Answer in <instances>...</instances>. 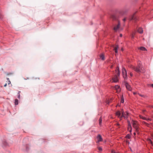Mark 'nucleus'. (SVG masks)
Wrapping results in <instances>:
<instances>
[{"mask_svg":"<svg viewBox=\"0 0 153 153\" xmlns=\"http://www.w3.org/2000/svg\"><path fill=\"white\" fill-rule=\"evenodd\" d=\"M133 93L134 95H135L137 94V93L136 92H133Z\"/></svg>","mask_w":153,"mask_h":153,"instance_id":"nucleus-31","label":"nucleus"},{"mask_svg":"<svg viewBox=\"0 0 153 153\" xmlns=\"http://www.w3.org/2000/svg\"><path fill=\"white\" fill-rule=\"evenodd\" d=\"M148 141L149 143H150L152 145H153L152 142L150 139H148Z\"/></svg>","mask_w":153,"mask_h":153,"instance_id":"nucleus-22","label":"nucleus"},{"mask_svg":"<svg viewBox=\"0 0 153 153\" xmlns=\"http://www.w3.org/2000/svg\"><path fill=\"white\" fill-rule=\"evenodd\" d=\"M118 24L117 25H115L114 26V30L115 31H117V30H118V29L120 27V23L119 21H118Z\"/></svg>","mask_w":153,"mask_h":153,"instance_id":"nucleus-3","label":"nucleus"},{"mask_svg":"<svg viewBox=\"0 0 153 153\" xmlns=\"http://www.w3.org/2000/svg\"><path fill=\"white\" fill-rule=\"evenodd\" d=\"M132 123L133 127L135 128L136 131H138V125L137 123V122L135 121H133Z\"/></svg>","mask_w":153,"mask_h":153,"instance_id":"nucleus-2","label":"nucleus"},{"mask_svg":"<svg viewBox=\"0 0 153 153\" xmlns=\"http://www.w3.org/2000/svg\"><path fill=\"white\" fill-rule=\"evenodd\" d=\"M7 86V84L6 83L4 85V87H6Z\"/></svg>","mask_w":153,"mask_h":153,"instance_id":"nucleus-34","label":"nucleus"},{"mask_svg":"<svg viewBox=\"0 0 153 153\" xmlns=\"http://www.w3.org/2000/svg\"><path fill=\"white\" fill-rule=\"evenodd\" d=\"M7 80H8L9 79L8 78H7Z\"/></svg>","mask_w":153,"mask_h":153,"instance_id":"nucleus-41","label":"nucleus"},{"mask_svg":"<svg viewBox=\"0 0 153 153\" xmlns=\"http://www.w3.org/2000/svg\"><path fill=\"white\" fill-rule=\"evenodd\" d=\"M138 32L142 34L143 33V30L142 28L140 27L138 30Z\"/></svg>","mask_w":153,"mask_h":153,"instance_id":"nucleus-10","label":"nucleus"},{"mask_svg":"<svg viewBox=\"0 0 153 153\" xmlns=\"http://www.w3.org/2000/svg\"><path fill=\"white\" fill-rule=\"evenodd\" d=\"M20 91H19L18 93V98H19V99H20Z\"/></svg>","mask_w":153,"mask_h":153,"instance_id":"nucleus-25","label":"nucleus"},{"mask_svg":"<svg viewBox=\"0 0 153 153\" xmlns=\"http://www.w3.org/2000/svg\"><path fill=\"white\" fill-rule=\"evenodd\" d=\"M126 88L129 91L131 90V87L130 85L128 83H126Z\"/></svg>","mask_w":153,"mask_h":153,"instance_id":"nucleus-7","label":"nucleus"},{"mask_svg":"<svg viewBox=\"0 0 153 153\" xmlns=\"http://www.w3.org/2000/svg\"><path fill=\"white\" fill-rule=\"evenodd\" d=\"M128 114V113L127 112H126L124 113H123V112L121 118L124 117L125 118H127V115Z\"/></svg>","mask_w":153,"mask_h":153,"instance_id":"nucleus-6","label":"nucleus"},{"mask_svg":"<svg viewBox=\"0 0 153 153\" xmlns=\"http://www.w3.org/2000/svg\"><path fill=\"white\" fill-rule=\"evenodd\" d=\"M130 75L131 76H132V74L131 73H130Z\"/></svg>","mask_w":153,"mask_h":153,"instance_id":"nucleus-36","label":"nucleus"},{"mask_svg":"<svg viewBox=\"0 0 153 153\" xmlns=\"http://www.w3.org/2000/svg\"><path fill=\"white\" fill-rule=\"evenodd\" d=\"M98 149L99 151H101L102 150V149L101 147H99L98 148Z\"/></svg>","mask_w":153,"mask_h":153,"instance_id":"nucleus-29","label":"nucleus"},{"mask_svg":"<svg viewBox=\"0 0 153 153\" xmlns=\"http://www.w3.org/2000/svg\"><path fill=\"white\" fill-rule=\"evenodd\" d=\"M141 97H144V95H141L140 94H138Z\"/></svg>","mask_w":153,"mask_h":153,"instance_id":"nucleus-30","label":"nucleus"},{"mask_svg":"<svg viewBox=\"0 0 153 153\" xmlns=\"http://www.w3.org/2000/svg\"><path fill=\"white\" fill-rule=\"evenodd\" d=\"M126 137L128 139H129L130 137V135L128 134L126 135Z\"/></svg>","mask_w":153,"mask_h":153,"instance_id":"nucleus-28","label":"nucleus"},{"mask_svg":"<svg viewBox=\"0 0 153 153\" xmlns=\"http://www.w3.org/2000/svg\"><path fill=\"white\" fill-rule=\"evenodd\" d=\"M152 86L153 88V84L151 85Z\"/></svg>","mask_w":153,"mask_h":153,"instance_id":"nucleus-40","label":"nucleus"},{"mask_svg":"<svg viewBox=\"0 0 153 153\" xmlns=\"http://www.w3.org/2000/svg\"><path fill=\"white\" fill-rule=\"evenodd\" d=\"M111 18L113 20H115L117 19V18L115 15H111Z\"/></svg>","mask_w":153,"mask_h":153,"instance_id":"nucleus-13","label":"nucleus"},{"mask_svg":"<svg viewBox=\"0 0 153 153\" xmlns=\"http://www.w3.org/2000/svg\"><path fill=\"white\" fill-rule=\"evenodd\" d=\"M111 18L113 20H115L117 19V18L115 15H111Z\"/></svg>","mask_w":153,"mask_h":153,"instance_id":"nucleus-12","label":"nucleus"},{"mask_svg":"<svg viewBox=\"0 0 153 153\" xmlns=\"http://www.w3.org/2000/svg\"><path fill=\"white\" fill-rule=\"evenodd\" d=\"M122 50L123 51V49L122 48Z\"/></svg>","mask_w":153,"mask_h":153,"instance_id":"nucleus-43","label":"nucleus"},{"mask_svg":"<svg viewBox=\"0 0 153 153\" xmlns=\"http://www.w3.org/2000/svg\"><path fill=\"white\" fill-rule=\"evenodd\" d=\"M120 36L121 37H122V34H120Z\"/></svg>","mask_w":153,"mask_h":153,"instance_id":"nucleus-33","label":"nucleus"},{"mask_svg":"<svg viewBox=\"0 0 153 153\" xmlns=\"http://www.w3.org/2000/svg\"><path fill=\"white\" fill-rule=\"evenodd\" d=\"M123 74L124 78H126L127 77L126 70L125 68H123Z\"/></svg>","mask_w":153,"mask_h":153,"instance_id":"nucleus-4","label":"nucleus"},{"mask_svg":"<svg viewBox=\"0 0 153 153\" xmlns=\"http://www.w3.org/2000/svg\"><path fill=\"white\" fill-rule=\"evenodd\" d=\"M123 21H126V19H123Z\"/></svg>","mask_w":153,"mask_h":153,"instance_id":"nucleus-35","label":"nucleus"},{"mask_svg":"<svg viewBox=\"0 0 153 153\" xmlns=\"http://www.w3.org/2000/svg\"><path fill=\"white\" fill-rule=\"evenodd\" d=\"M119 125H120V124L119 123H117V126H119Z\"/></svg>","mask_w":153,"mask_h":153,"instance_id":"nucleus-37","label":"nucleus"},{"mask_svg":"<svg viewBox=\"0 0 153 153\" xmlns=\"http://www.w3.org/2000/svg\"><path fill=\"white\" fill-rule=\"evenodd\" d=\"M146 120H147V121L150 120L149 119H146Z\"/></svg>","mask_w":153,"mask_h":153,"instance_id":"nucleus-38","label":"nucleus"},{"mask_svg":"<svg viewBox=\"0 0 153 153\" xmlns=\"http://www.w3.org/2000/svg\"><path fill=\"white\" fill-rule=\"evenodd\" d=\"M130 127H129V126H128V130H129V129H130Z\"/></svg>","mask_w":153,"mask_h":153,"instance_id":"nucleus-32","label":"nucleus"},{"mask_svg":"<svg viewBox=\"0 0 153 153\" xmlns=\"http://www.w3.org/2000/svg\"><path fill=\"white\" fill-rule=\"evenodd\" d=\"M117 70H116V73H117V76H119L120 74V71L119 70V68L118 67H117Z\"/></svg>","mask_w":153,"mask_h":153,"instance_id":"nucleus-15","label":"nucleus"},{"mask_svg":"<svg viewBox=\"0 0 153 153\" xmlns=\"http://www.w3.org/2000/svg\"><path fill=\"white\" fill-rule=\"evenodd\" d=\"M118 45H117L116 46V47H115L114 48V50L115 51V53H117L118 52L117 51V48H118Z\"/></svg>","mask_w":153,"mask_h":153,"instance_id":"nucleus-16","label":"nucleus"},{"mask_svg":"<svg viewBox=\"0 0 153 153\" xmlns=\"http://www.w3.org/2000/svg\"><path fill=\"white\" fill-rule=\"evenodd\" d=\"M140 118H142V119H143V120H146V119L145 117H143L142 116H140Z\"/></svg>","mask_w":153,"mask_h":153,"instance_id":"nucleus-26","label":"nucleus"},{"mask_svg":"<svg viewBox=\"0 0 153 153\" xmlns=\"http://www.w3.org/2000/svg\"><path fill=\"white\" fill-rule=\"evenodd\" d=\"M102 120L101 117H100V119H99V124L100 125L102 123Z\"/></svg>","mask_w":153,"mask_h":153,"instance_id":"nucleus-24","label":"nucleus"},{"mask_svg":"<svg viewBox=\"0 0 153 153\" xmlns=\"http://www.w3.org/2000/svg\"><path fill=\"white\" fill-rule=\"evenodd\" d=\"M100 57L102 60H105L104 56L103 54H101L100 55Z\"/></svg>","mask_w":153,"mask_h":153,"instance_id":"nucleus-14","label":"nucleus"},{"mask_svg":"<svg viewBox=\"0 0 153 153\" xmlns=\"http://www.w3.org/2000/svg\"><path fill=\"white\" fill-rule=\"evenodd\" d=\"M131 67L132 69L138 73H144L145 72L144 69L142 66L141 62L140 61H138L137 66L136 67L132 65Z\"/></svg>","mask_w":153,"mask_h":153,"instance_id":"nucleus-1","label":"nucleus"},{"mask_svg":"<svg viewBox=\"0 0 153 153\" xmlns=\"http://www.w3.org/2000/svg\"><path fill=\"white\" fill-rule=\"evenodd\" d=\"M0 18H1V17H0Z\"/></svg>","mask_w":153,"mask_h":153,"instance_id":"nucleus-42","label":"nucleus"},{"mask_svg":"<svg viewBox=\"0 0 153 153\" xmlns=\"http://www.w3.org/2000/svg\"><path fill=\"white\" fill-rule=\"evenodd\" d=\"M116 114L118 117H120L121 115V113L120 111H117L116 113ZM121 118V117H120Z\"/></svg>","mask_w":153,"mask_h":153,"instance_id":"nucleus-11","label":"nucleus"},{"mask_svg":"<svg viewBox=\"0 0 153 153\" xmlns=\"http://www.w3.org/2000/svg\"><path fill=\"white\" fill-rule=\"evenodd\" d=\"M111 153H119L118 152H116L115 150L113 149L111 151Z\"/></svg>","mask_w":153,"mask_h":153,"instance_id":"nucleus-23","label":"nucleus"},{"mask_svg":"<svg viewBox=\"0 0 153 153\" xmlns=\"http://www.w3.org/2000/svg\"><path fill=\"white\" fill-rule=\"evenodd\" d=\"M139 48L140 50L143 51H147V50L146 49V48H145L143 47H141L140 48Z\"/></svg>","mask_w":153,"mask_h":153,"instance_id":"nucleus-17","label":"nucleus"},{"mask_svg":"<svg viewBox=\"0 0 153 153\" xmlns=\"http://www.w3.org/2000/svg\"><path fill=\"white\" fill-rule=\"evenodd\" d=\"M97 138L98 142L102 141V138L100 135H98L97 137Z\"/></svg>","mask_w":153,"mask_h":153,"instance_id":"nucleus-9","label":"nucleus"},{"mask_svg":"<svg viewBox=\"0 0 153 153\" xmlns=\"http://www.w3.org/2000/svg\"><path fill=\"white\" fill-rule=\"evenodd\" d=\"M121 102L122 103H123L124 102L123 97V95H122L121 97Z\"/></svg>","mask_w":153,"mask_h":153,"instance_id":"nucleus-20","label":"nucleus"},{"mask_svg":"<svg viewBox=\"0 0 153 153\" xmlns=\"http://www.w3.org/2000/svg\"><path fill=\"white\" fill-rule=\"evenodd\" d=\"M130 20H134L135 21H136L137 20V18L135 16V14L133 15L132 16L130 17Z\"/></svg>","mask_w":153,"mask_h":153,"instance_id":"nucleus-8","label":"nucleus"},{"mask_svg":"<svg viewBox=\"0 0 153 153\" xmlns=\"http://www.w3.org/2000/svg\"><path fill=\"white\" fill-rule=\"evenodd\" d=\"M15 105H17L18 104V100L17 99H16L15 100Z\"/></svg>","mask_w":153,"mask_h":153,"instance_id":"nucleus-21","label":"nucleus"},{"mask_svg":"<svg viewBox=\"0 0 153 153\" xmlns=\"http://www.w3.org/2000/svg\"><path fill=\"white\" fill-rule=\"evenodd\" d=\"M115 88L117 90H119V91H120V87L118 85L116 86Z\"/></svg>","mask_w":153,"mask_h":153,"instance_id":"nucleus-19","label":"nucleus"},{"mask_svg":"<svg viewBox=\"0 0 153 153\" xmlns=\"http://www.w3.org/2000/svg\"><path fill=\"white\" fill-rule=\"evenodd\" d=\"M134 135H136V133H135V132H134Z\"/></svg>","mask_w":153,"mask_h":153,"instance_id":"nucleus-39","label":"nucleus"},{"mask_svg":"<svg viewBox=\"0 0 153 153\" xmlns=\"http://www.w3.org/2000/svg\"><path fill=\"white\" fill-rule=\"evenodd\" d=\"M128 126L129 127H130V130H129V131L130 132H131V125H130V122L129 121H128Z\"/></svg>","mask_w":153,"mask_h":153,"instance_id":"nucleus-18","label":"nucleus"},{"mask_svg":"<svg viewBox=\"0 0 153 153\" xmlns=\"http://www.w3.org/2000/svg\"><path fill=\"white\" fill-rule=\"evenodd\" d=\"M112 82H116L118 81V76L117 75H115L114 77L112 79Z\"/></svg>","mask_w":153,"mask_h":153,"instance_id":"nucleus-5","label":"nucleus"},{"mask_svg":"<svg viewBox=\"0 0 153 153\" xmlns=\"http://www.w3.org/2000/svg\"><path fill=\"white\" fill-rule=\"evenodd\" d=\"M143 123L145 124L146 126H149V124L148 123H146V122H143Z\"/></svg>","mask_w":153,"mask_h":153,"instance_id":"nucleus-27","label":"nucleus"}]
</instances>
